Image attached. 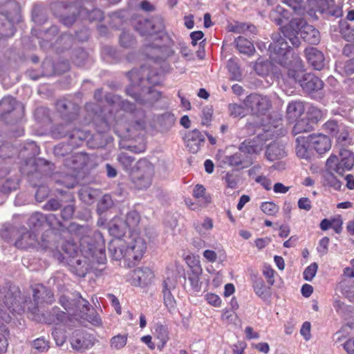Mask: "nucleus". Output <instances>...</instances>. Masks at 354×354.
Here are the masks:
<instances>
[{"instance_id": "obj_56", "label": "nucleus", "mask_w": 354, "mask_h": 354, "mask_svg": "<svg viewBox=\"0 0 354 354\" xmlns=\"http://www.w3.org/2000/svg\"><path fill=\"white\" fill-rule=\"evenodd\" d=\"M120 43L122 46L129 48L134 44V39L130 33L123 31L120 36Z\"/></svg>"}, {"instance_id": "obj_29", "label": "nucleus", "mask_w": 354, "mask_h": 354, "mask_svg": "<svg viewBox=\"0 0 354 354\" xmlns=\"http://www.w3.org/2000/svg\"><path fill=\"white\" fill-rule=\"evenodd\" d=\"M286 155L284 145L279 142H273L268 145L266 156L270 161L283 158Z\"/></svg>"}, {"instance_id": "obj_50", "label": "nucleus", "mask_w": 354, "mask_h": 354, "mask_svg": "<svg viewBox=\"0 0 354 354\" xmlns=\"http://www.w3.org/2000/svg\"><path fill=\"white\" fill-rule=\"evenodd\" d=\"M118 160L125 170H129L131 169L135 158L127 153L121 152L118 156Z\"/></svg>"}, {"instance_id": "obj_27", "label": "nucleus", "mask_w": 354, "mask_h": 354, "mask_svg": "<svg viewBox=\"0 0 354 354\" xmlns=\"http://www.w3.org/2000/svg\"><path fill=\"white\" fill-rule=\"evenodd\" d=\"M190 268L191 270L187 274L188 281L190 283L192 290L194 292H198L201 290L202 283L200 279L203 269L198 263L191 266Z\"/></svg>"}, {"instance_id": "obj_12", "label": "nucleus", "mask_w": 354, "mask_h": 354, "mask_svg": "<svg viewBox=\"0 0 354 354\" xmlns=\"http://www.w3.org/2000/svg\"><path fill=\"white\" fill-rule=\"evenodd\" d=\"M56 109L60 113L64 121V123L59 125L66 126L69 124L71 127L68 129V131L75 129L73 128L72 122L75 121L77 118L80 109L78 104L71 99L64 98L57 101Z\"/></svg>"}, {"instance_id": "obj_43", "label": "nucleus", "mask_w": 354, "mask_h": 354, "mask_svg": "<svg viewBox=\"0 0 354 354\" xmlns=\"http://www.w3.org/2000/svg\"><path fill=\"white\" fill-rule=\"evenodd\" d=\"M304 0H286V3L292 8L298 15H304L305 12L308 13L309 6L308 3L306 6H302Z\"/></svg>"}, {"instance_id": "obj_36", "label": "nucleus", "mask_w": 354, "mask_h": 354, "mask_svg": "<svg viewBox=\"0 0 354 354\" xmlns=\"http://www.w3.org/2000/svg\"><path fill=\"white\" fill-rule=\"evenodd\" d=\"M305 109L301 102H290L287 106V115L290 120H295L304 112Z\"/></svg>"}, {"instance_id": "obj_15", "label": "nucleus", "mask_w": 354, "mask_h": 354, "mask_svg": "<svg viewBox=\"0 0 354 354\" xmlns=\"http://www.w3.org/2000/svg\"><path fill=\"white\" fill-rule=\"evenodd\" d=\"M164 28L161 17L156 16L150 19H140L138 21L136 29L142 35H153Z\"/></svg>"}, {"instance_id": "obj_30", "label": "nucleus", "mask_w": 354, "mask_h": 354, "mask_svg": "<svg viewBox=\"0 0 354 354\" xmlns=\"http://www.w3.org/2000/svg\"><path fill=\"white\" fill-rule=\"evenodd\" d=\"M74 307V313L71 315L80 316L81 317H84V315H86L91 309L89 302L84 299L79 292H76V300L75 301Z\"/></svg>"}, {"instance_id": "obj_53", "label": "nucleus", "mask_w": 354, "mask_h": 354, "mask_svg": "<svg viewBox=\"0 0 354 354\" xmlns=\"http://www.w3.org/2000/svg\"><path fill=\"white\" fill-rule=\"evenodd\" d=\"M261 209L267 215L274 216L279 211V207L273 202H263L261 205Z\"/></svg>"}, {"instance_id": "obj_19", "label": "nucleus", "mask_w": 354, "mask_h": 354, "mask_svg": "<svg viewBox=\"0 0 354 354\" xmlns=\"http://www.w3.org/2000/svg\"><path fill=\"white\" fill-rule=\"evenodd\" d=\"M176 280L174 278H166L162 283V295L164 304L170 313L176 310V301L172 295V291L176 288Z\"/></svg>"}, {"instance_id": "obj_42", "label": "nucleus", "mask_w": 354, "mask_h": 354, "mask_svg": "<svg viewBox=\"0 0 354 354\" xmlns=\"http://www.w3.org/2000/svg\"><path fill=\"white\" fill-rule=\"evenodd\" d=\"M76 300V293H74L73 298L68 296L62 295L59 299V303L61 306L71 315L74 313L75 301Z\"/></svg>"}, {"instance_id": "obj_31", "label": "nucleus", "mask_w": 354, "mask_h": 354, "mask_svg": "<svg viewBox=\"0 0 354 354\" xmlns=\"http://www.w3.org/2000/svg\"><path fill=\"white\" fill-rule=\"evenodd\" d=\"M127 228V225L122 219L115 217L109 223V232L111 235L120 239L125 234Z\"/></svg>"}, {"instance_id": "obj_11", "label": "nucleus", "mask_w": 354, "mask_h": 354, "mask_svg": "<svg viewBox=\"0 0 354 354\" xmlns=\"http://www.w3.org/2000/svg\"><path fill=\"white\" fill-rule=\"evenodd\" d=\"M127 252V259L138 261L142 259L147 249L145 239L137 232H131L130 235L123 240Z\"/></svg>"}, {"instance_id": "obj_28", "label": "nucleus", "mask_w": 354, "mask_h": 354, "mask_svg": "<svg viewBox=\"0 0 354 354\" xmlns=\"http://www.w3.org/2000/svg\"><path fill=\"white\" fill-rule=\"evenodd\" d=\"M136 87L132 85L127 88V93L131 95L137 102L140 104H146L147 102L151 103L153 101L158 100L160 97V93L151 88H150L147 93V97L146 100H143L140 97V95L136 93Z\"/></svg>"}, {"instance_id": "obj_55", "label": "nucleus", "mask_w": 354, "mask_h": 354, "mask_svg": "<svg viewBox=\"0 0 354 354\" xmlns=\"http://www.w3.org/2000/svg\"><path fill=\"white\" fill-rule=\"evenodd\" d=\"M317 269L318 265L316 263H311L304 270V279L308 281H312L317 273Z\"/></svg>"}, {"instance_id": "obj_25", "label": "nucleus", "mask_w": 354, "mask_h": 354, "mask_svg": "<svg viewBox=\"0 0 354 354\" xmlns=\"http://www.w3.org/2000/svg\"><path fill=\"white\" fill-rule=\"evenodd\" d=\"M296 154L305 160H310L313 155V147L310 144L308 136H299L296 139Z\"/></svg>"}, {"instance_id": "obj_40", "label": "nucleus", "mask_w": 354, "mask_h": 354, "mask_svg": "<svg viewBox=\"0 0 354 354\" xmlns=\"http://www.w3.org/2000/svg\"><path fill=\"white\" fill-rule=\"evenodd\" d=\"M184 272L183 266L178 261L171 263L167 267V278H174L177 284L178 278Z\"/></svg>"}, {"instance_id": "obj_60", "label": "nucleus", "mask_w": 354, "mask_h": 354, "mask_svg": "<svg viewBox=\"0 0 354 354\" xmlns=\"http://www.w3.org/2000/svg\"><path fill=\"white\" fill-rule=\"evenodd\" d=\"M49 194V189L46 186H40L35 194V198L38 202L43 201Z\"/></svg>"}, {"instance_id": "obj_16", "label": "nucleus", "mask_w": 354, "mask_h": 354, "mask_svg": "<svg viewBox=\"0 0 354 354\" xmlns=\"http://www.w3.org/2000/svg\"><path fill=\"white\" fill-rule=\"evenodd\" d=\"M19 294V292L18 291L13 292L6 287L0 288V307L3 303L12 313L21 314L23 313L24 311V307L17 299Z\"/></svg>"}, {"instance_id": "obj_21", "label": "nucleus", "mask_w": 354, "mask_h": 354, "mask_svg": "<svg viewBox=\"0 0 354 354\" xmlns=\"http://www.w3.org/2000/svg\"><path fill=\"white\" fill-rule=\"evenodd\" d=\"M205 140V134L198 129H194L188 132L185 136L187 147L192 153H196L199 151Z\"/></svg>"}, {"instance_id": "obj_62", "label": "nucleus", "mask_w": 354, "mask_h": 354, "mask_svg": "<svg viewBox=\"0 0 354 354\" xmlns=\"http://www.w3.org/2000/svg\"><path fill=\"white\" fill-rule=\"evenodd\" d=\"M329 243V239L326 236L322 238L317 248V252L322 255H324L328 252V246Z\"/></svg>"}, {"instance_id": "obj_38", "label": "nucleus", "mask_w": 354, "mask_h": 354, "mask_svg": "<svg viewBox=\"0 0 354 354\" xmlns=\"http://www.w3.org/2000/svg\"><path fill=\"white\" fill-rule=\"evenodd\" d=\"M314 128V124L308 119L304 118L297 120L293 127L295 134H299L304 132H309Z\"/></svg>"}, {"instance_id": "obj_52", "label": "nucleus", "mask_w": 354, "mask_h": 354, "mask_svg": "<svg viewBox=\"0 0 354 354\" xmlns=\"http://www.w3.org/2000/svg\"><path fill=\"white\" fill-rule=\"evenodd\" d=\"M8 332L3 324H0V354L5 352L8 345L7 335Z\"/></svg>"}, {"instance_id": "obj_57", "label": "nucleus", "mask_w": 354, "mask_h": 354, "mask_svg": "<svg viewBox=\"0 0 354 354\" xmlns=\"http://www.w3.org/2000/svg\"><path fill=\"white\" fill-rule=\"evenodd\" d=\"M274 274H275V271L270 266L265 265L263 266V274L265 277V278L266 279L267 283L270 286H273L274 283Z\"/></svg>"}, {"instance_id": "obj_41", "label": "nucleus", "mask_w": 354, "mask_h": 354, "mask_svg": "<svg viewBox=\"0 0 354 354\" xmlns=\"http://www.w3.org/2000/svg\"><path fill=\"white\" fill-rule=\"evenodd\" d=\"M326 114L322 110L317 106H310L307 111V118L313 124H316L318 121L321 120L324 115Z\"/></svg>"}, {"instance_id": "obj_61", "label": "nucleus", "mask_w": 354, "mask_h": 354, "mask_svg": "<svg viewBox=\"0 0 354 354\" xmlns=\"http://www.w3.org/2000/svg\"><path fill=\"white\" fill-rule=\"evenodd\" d=\"M205 299L209 304L215 307H219L221 304V298L214 293H207L205 295Z\"/></svg>"}, {"instance_id": "obj_33", "label": "nucleus", "mask_w": 354, "mask_h": 354, "mask_svg": "<svg viewBox=\"0 0 354 354\" xmlns=\"http://www.w3.org/2000/svg\"><path fill=\"white\" fill-rule=\"evenodd\" d=\"M270 18L277 25L281 26V30L282 31V28L285 26L283 25L288 19V12L283 7L277 6L270 12Z\"/></svg>"}, {"instance_id": "obj_9", "label": "nucleus", "mask_w": 354, "mask_h": 354, "mask_svg": "<svg viewBox=\"0 0 354 354\" xmlns=\"http://www.w3.org/2000/svg\"><path fill=\"white\" fill-rule=\"evenodd\" d=\"M154 166L146 158L139 160L131 173V182L137 189H147L152 183Z\"/></svg>"}, {"instance_id": "obj_46", "label": "nucleus", "mask_w": 354, "mask_h": 354, "mask_svg": "<svg viewBox=\"0 0 354 354\" xmlns=\"http://www.w3.org/2000/svg\"><path fill=\"white\" fill-rule=\"evenodd\" d=\"M227 67L233 80H241V72L239 66L235 59H230L227 62Z\"/></svg>"}, {"instance_id": "obj_54", "label": "nucleus", "mask_w": 354, "mask_h": 354, "mask_svg": "<svg viewBox=\"0 0 354 354\" xmlns=\"http://www.w3.org/2000/svg\"><path fill=\"white\" fill-rule=\"evenodd\" d=\"M228 109L230 115L234 118L243 117L245 114V108L241 104H230L228 106Z\"/></svg>"}, {"instance_id": "obj_44", "label": "nucleus", "mask_w": 354, "mask_h": 354, "mask_svg": "<svg viewBox=\"0 0 354 354\" xmlns=\"http://www.w3.org/2000/svg\"><path fill=\"white\" fill-rule=\"evenodd\" d=\"M127 337L128 335L127 334H118L113 337L110 340L111 347L116 350L122 348L127 344Z\"/></svg>"}, {"instance_id": "obj_26", "label": "nucleus", "mask_w": 354, "mask_h": 354, "mask_svg": "<svg viewBox=\"0 0 354 354\" xmlns=\"http://www.w3.org/2000/svg\"><path fill=\"white\" fill-rule=\"evenodd\" d=\"M109 251L111 257L115 260H120L122 258L127 259V248L125 241L123 239H116L110 242L109 245Z\"/></svg>"}, {"instance_id": "obj_48", "label": "nucleus", "mask_w": 354, "mask_h": 354, "mask_svg": "<svg viewBox=\"0 0 354 354\" xmlns=\"http://www.w3.org/2000/svg\"><path fill=\"white\" fill-rule=\"evenodd\" d=\"M343 123H338L335 120H328L324 124L325 131L333 136H335L339 133L341 127H343Z\"/></svg>"}, {"instance_id": "obj_59", "label": "nucleus", "mask_w": 354, "mask_h": 354, "mask_svg": "<svg viewBox=\"0 0 354 354\" xmlns=\"http://www.w3.org/2000/svg\"><path fill=\"white\" fill-rule=\"evenodd\" d=\"M32 346L39 351H44L48 350V344L44 338H37L32 342Z\"/></svg>"}, {"instance_id": "obj_13", "label": "nucleus", "mask_w": 354, "mask_h": 354, "mask_svg": "<svg viewBox=\"0 0 354 354\" xmlns=\"http://www.w3.org/2000/svg\"><path fill=\"white\" fill-rule=\"evenodd\" d=\"M245 106L254 115H265L272 106L271 100L266 95L251 93L244 100Z\"/></svg>"}, {"instance_id": "obj_22", "label": "nucleus", "mask_w": 354, "mask_h": 354, "mask_svg": "<svg viewBox=\"0 0 354 354\" xmlns=\"http://www.w3.org/2000/svg\"><path fill=\"white\" fill-rule=\"evenodd\" d=\"M308 136L311 147L317 153L323 154L330 149L331 141L328 136L322 133L311 134Z\"/></svg>"}, {"instance_id": "obj_63", "label": "nucleus", "mask_w": 354, "mask_h": 354, "mask_svg": "<svg viewBox=\"0 0 354 354\" xmlns=\"http://www.w3.org/2000/svg\"><path fill=\"white\" fill-rule=\"evenodd\" d=\"M52 335L57 345L62 346L65 342V335L62 330L56 328L52 332Z\"/></svg>"}, {"instance_id": "obj_6", "label": "nucleus", "mask_w": 354, "mask_h": 354, "mask_svg": "<svg viewBox=\"0 0 354 354\" xmlns=\"http://www.w3.org/2000/svg\"><path fill=\"white\" fill-rule=\"evenodd\" d=\"M292 60L288 64L285 63L283 66L288 77L292 81L299 83L306 92L310 93L321 90L324 86L323 81L313 74L304 73L301 60L299 56L292 55Z\"/></svg>"}, {"instance_id": "obj_8", "label": "nucleus", "mask_w": 354, "mask_h": 354, "mask_svg": "<svg viewBox=\"0 0 354 354\" xmlns=\"http://www.w3.org/2000/svg\"><path fill=\"white\" fill-rule=\"evenodd\" d=\"M53 232L51 231H46L41 236V240L39 241L36 238V234L27 229H24L20 232V235L15 241V246L21 249H28L30 248L37 250L53 249L54 244L53 243Z\"/></svg>"}, {"instance_id": "obj_32", "label": "nucleus", "mask_w": 354, "mask_h": 354, "mask_svg": "<svg viewBox=\"0 0 354 354\" xmlns=\"http://www.w3.org/2000/svg\"><path fill=\"white\" fill-rule=\"evenodd\" d=\"M105 100L109 104V105L113 106L118 105L122 110L125 111L133 112L136 109L134 104L131 103L127 100L120 101L118 96L112 94L106 95L105 96Z\"/></svg>"}, {"instance_id": "obj_17", "label": "nucleus", "mask_w": 354, "mask_h": 354, "mask_svg": "<svg viewBox=\"0 0 354 354\" xmlns=\"http://www.w3.org/2000/svg\"><path fill=\"white\" fill-rule=\"evenodd\" d=\"M71 344L77 351L84 352L94 345V337L83 331L75 330L71 337Z\"/></svg>"}, {"instance_id": "obj_37", "label": "nucleus", "mask_w": 354, "mask_h": 354, "mask_svg": "<svg viewBox=\"0 0 354 354\" xmlns=\"http://www.w3.org/2000/svg\"><path fill=\"white\" fill-rule=\"evenodd\" d=\"M235 42L236 48L241 53L246 54L250 56L253 55L255 51L253 44L243 37L239 36L236 39Z\"/></svg>"}, {"instance_id": "obj_4", "label": "nucleus", "mask_w": 354, "mask_h": 354, "mask_svg": "<svg viewBox=\"0 0 354 354\" xmlns=\"http://www.w3.org/2000/svg\"><path fill=\"white\" fill-rule=\"evenodd\" d=\"M340 160L334 154H331L326 163V171L323 174L324 185L339 190L341 182L334 176L333 172L343 175L346 171L351 170L354 165L353 153L344 148L339 150Z\"/></svg>"}, {"instance_id": "obj_39", "label": "nucleus", "mask_w": 354, "mask_h": 354, "mask_svg": "<svg viewBox=\"0 0 354 354\" xmlns=\"http://www.w3.org/2000/svg\"><path fill=\"white\" fill-rule=\"evenodd\" d=\"M140 221V216L139 213L136 210H131L127 214L124 223L131 232H136V228L138 225Z\"/></svg>"}, {"instance_id": "obj_51", "label": "nucleus", "mask_w": 354, "mask_h": 354, "mask_svg": "<svg viewBox=\"0 0 354 354\" xmlns=\"http://www.w3.org/2000/svg\"><path fill=\"white\" fill-rule=\"evenodd\" d=\"M158 121L163 129L167 130L174 124L175 118L173 114L165 113L159 118Z\"/></svg>"}, {"instance_id": "obj_10", "label": "nucleus", "mask_w": 354, "mask_h": 354, "mask_svg": "<svg viewBox=\"0 0 354 354\" xmlns=\"http://www.w3.org/2000/svg\"><path fill=\"white\" fill-rule=\"evenodd\" d=\"M24 115V106L11 97H4L0 101V118L9 120L10 122H17Z\"/></svg>"}, {"instance_id": "obj_58", "label": "nucleus", "mask_w": 354, "mask_h": 354, "mask_svg": "<svg viewBox=\"0 0 354 354\" xmlns=\"http://www.w3.org/2000/svg\"><path fill=\"white\" fill-rule=\"evenodd\" d=\"M343 293L345 295L346 297H348L351 301H354V282H348V283L344 285L342 288Z\"/></svg>"}, {"instance_id": "obj_47", "label": "nucleus", "mask_w": 354, "mask_h": 354, "mask_svg": "<svg viewBox=\"0 0 354 354\" xmlns=\"http://www.w3.org/2000/svg\"><path fill=\"white\" fill-rule=\"evenodd\" d=\"M252 281V286L255 293L259 296L263 297L265 294V286L263 280L257 275L253 274L251 277Z\"/></svg>"}, {"instance_id": "obj_45", "label": "nucleus", "mask_w": 354, "mask_h": 354, "mask_svg": "<svg viewBox=\"0 0 354 354\" xmlns=\"http://www.w3.org/2000/svg\"><path fill=\"white\" fill-rule=\"evenodd\" d=\"M24 152V156L32 157L39 153V147L34 141H30L24 143L21 152Z\"/></svg>"}, {"instance_id": "obj_35", "label": "nucleus", "mask_w": 354, "mask_h": 354, "mask_svg": "<svg viewBox=\"0 0 354 354\" xmlns=\"http://www.w3.org/2000/svg\"><path fill=\"white\" fill-rule=\"evenodd\" d=\"M155 337L159 340L157 347L161 351L169 339L167 327L162 324H157L155 328Z\"/></svg>"}, {"instance_id": "obj_20", "label": "nucleus", "mask_w": 354, "mask_h": 354, "mask_svg": "<svg viewBox=\"0 0 354 354\" xmlns=\"http://www.w3.org/2000/svg\"><path fill=\"white\" fill-rule=\"evenodd\" d=\"M62 251H57L54 253V257L62 263L67 262V260L74 258L79 255V250L77 243L73 240H67L62 243Z\"/></svg>"}, {"instance_id": "obj_18", "label": "nucleus", "mask_w": 354, "mask_h": 354, "mask_svg": "<svg viewBox=\"0 0 354 354\" xmlns=\"http://www.w3.org/2000/svg\"><path fill=\"white\" fill-rule=\"evenodd\" d=\"M272 42L268 47V50L271 55L281 56L286 59H288L290 54V47L288 46L286 39L281 37L279 33L272 34Z\"/></svg>"}, {"instance_id": "obj_3", "label": "nucleus", "mask_w": 354, "mask_h": 354, "mask_svg": "<svg viewBox=\"0 0 354 354\" xmlns=\"http://www.w3.org/2000/svg\"><path fill=\"white\" fill-rule=\"evenodd\" d=\"M32 292L34 303L29 304L28 310L33 315V319L39 322L44 321L49 324H58L66 320L67 314L57 307H53L49 317H46L44 304H50L55 301L54 295L50 289L41 284H36L32 288Z\"/></svg>"}, {"instance_id": "obj_23", "label": "nucleus", "mask_w": 354, "mask_h": 354, "mask_svg": "<svg viewBox=\"0 0 354 354\" xmlns=\"http://www.w3.org/2000/svg\"><path fill=\"white\" fill-rule=\"evenodd\" d=\"M305 55L307 61L314 69L320 71L325 66V58L322 51L315 47L306 48Z\"/></svg>"}, {"instance_id": "obj_1", "label": "nucleus", "mask_w": 354, "mask_h": 354, "mask_svg": "<svg viewBox=\"0 0 354 354\" xmlns=\"http://www.w3.org/2000/svg\"><path fill=\"white\" fill-rule=\"evenodd\" d=\"M80 254L67 260L70 270L79 277H84L95 265L104 266L106 261L105 245L101 233L93 232L88 225L78 228Z\"/></svg>"}, {"instance_id": "obj_5", "label": "nucleus", "mask_w": 354, "mask_h": 354, "mask_svg": "<svg viewBox=\"0 0 354 354\" xmlns=\"http://www.w3.org/2000/svg\"><path fill=\"white\" fill-rule=\"evenodd\" d=\"M282 34L295 47H298L300 44L298 35L310 44H317L320 40L319 31L301 18H293L290 21L287 26L282 28Z\"/></svg>"}, {"instance_id": "obj_14", "label": "nucleus", "mask_w": 354, "mask_h": 354, "mask_svg": "<svg viewBox=\"0 0 354 354\" xmlns=\"http://www.w3.org/2000/svg\"><path fill=\"white\" fill-rule=\"evenodd\" d=\"M334 0H308L309 10L308 14L313 16L315 12L327 13L335 17L342 15L341 8L334 7Z\"/></svg>"}, {"instance_id": "obj_64", "label": "nucleus", "mask_w": 354, "mask_h": 354, "mask_svg": "<svg viewBox=\"0 0 354 354\" xmlns=\"http://www.w3.org/2000/svg\"><path fill=\"white\" fill-rule=\"evenodd\" d=\"M61 204L57 199L52 198L49 200L44 206V209L48 211H55L59 209Z\"/></svg>"}, {"instance_id": "obj_34", "label": "nucleus", "mask_w": 354, "mask_h": 354, "mask_svg": "<svg viewBox=\"0 0 354 354\" xmlns=\"http://www.w3.org/2000/svg\"><path fill=\"white\" fill-rule=\"evenodd\" d=\"M153 277V273L149 268H138L135 270L134 279H137L140 286L149 283Z\"/></svg>"}, {"instance_id": "obj_49", "label": "nucleus", "mask_w": 354, "mask_h": 354, "mask_svg": "<svg viewBox=\"0 0 354 354\" xmlns=\"http://www.w3.org/2000/svg\"><path fill=\"white\" fill-rule=\"evenodd\" d=\"M335 137L337 138V144L342 147L351 144V140L348 136V129L345 125L341 127L339 133Z\"/></svg>"}, {"instance_id": "obj_2", "label": "nucleus", "mask_w": 354, "mask_h": 354, "mask_svg": "<svg viewBox=\"0 0 354 354\" xmlns=\"http://www.w3.org/2000/svg\"><path fill=\"white\" fill-rule=\"evenodd\" d=\"M71 125L66 126L58 125L54 131L57 133L59 138L68 137L67 143H60L54 148V154L57 157H67L64 162L66 167L73 171L83 169L88 165L89 157L85 153H71L75 147H78L82 143L88 138L89 133L82 129H73L68 131Z\"/></svg>"}, {"instance_id": "obj_24", "label": "nucleus", "mask_w": 354, "mask_h": 354, "mask_svg": "<svg viewBox=\"0 0 354 354\" xmlns=\"http://www.w3.org/2000/svg\"><path fill=\"white\" fill-rule=\"evenodd\" d=\"M56 219L53 214H44L40 212L33 213L28 221V225L30 228L37 230L45 223H48L50 227L53 225V221Z\"/></svg>"}, {"instance_id": "obj_7", "label": "nucleus", "mask_w": 354, "mask_h": 354, "mask_svg": "<svg viewBox=\"0 0 354 354\" xmlns=\"http://www.w3.org/2000/svg\"><path fill=\"white\" fill-rule=\"evenodd\" d=\"M263 136H259L251 140L241 143L239 151L225 157V163L230 166L242 169L249 167L253 162V154L260 153L263 147Z\"/></svg>"}]
</instances>
